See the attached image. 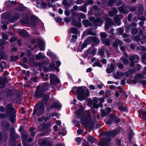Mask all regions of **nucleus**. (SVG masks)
<instances>
[{
	"label": "nucleus",
	"instance_id": "c85d7f7f",
	"mask_svg": "<svg viewBox=\"0 0 146 146\" xmlns=\"http://www.w3.org/2000/svg\"><path fill=\"white\" fill-rule=\"evenodd\" d=\"M49 67L51 68V70L53 71L55 70L57 71H59V68L57 67H56L53 63H51L49 66Z\"/></svg>",
	"mask_w": 146,
	"mask_h": 146
},
{
	"label": "nucleus",
	"instance_id": "dca6fc26",
	"mask_svg": "<svg viewBox=\"0 0 146 146\" xmlns=\"http://www.w3.org/2000/svg\"><path fill=\"white\" fill-rule=\"evenodd\" d=\"M111 110V108L109 107L106 108L104 110H102L101 113V116L104 117L107 115L110 112Z\"/></svg>",
	"mask_w": 146,
	"mask_h": 146
},
{
	"label": "nucleus",
	"instance_id": "412c9836",
	"mask_svg": "<svg viewBox=\"0 0 146 146\" xmlns=\"http://www.w3.org/2000/svg\"><path fill=\"white\" fill-rule=\"evenodd\" d=\"M123 17L122 15L120 14L114 17V21L119 26L120 25L121 23L119 19H122Z\"/></svg>",
	"mask_w": 146,
	"mask_h": 146
},
{
	"label": "nucleus",
	"instance_id": "0e129e2a",
	"mask_svg": "<svg viewBox=\"0 0 146 146\" xmlns=\"http://www.w3.org/2000/svg\"><path fill=\"white\" fill-rule=\"evenodd\" d=\"M123 74H124V76H125L126 77L128 76L130 74V73H129L128 71L126 72L123 73Z\"/></svg>",
	"mask_w": 146,
	"mask_h": 146
},
{
	"label": "nucleus",
	"instance_id": "a211bd4d",
	"mask_svg": "<svg viewBox=\"0 0 146 146\" xmlns=\"http://www.w3.org/2000/svg\"><path fill=\"white\" fill-rule=\"evenodd\" d=\"M97 50L94 48H89L86 52L85 53L86 56H87L88 54H94L96 52Z\"/></svg>",
	"mask_w": 146,
	"mask_h": 146
},
{
	"label": "nucleus",
	"instance_id": "680f3d73",
	"mask_svg": "<svg viewBox=\"0 0 146 146\" xmlns=\"http://www.w3.org/2000/svg\"><path fill=\"white\" fill-rule=\"evenodd\" d=\"M16 10L18 11H23L24 10L23 8L22 7H18L17 9Z\"/></svg>",
	"mask_w": 146,
	"mask_h": 146
},
{
	"label": "nucleus",
	"instance_id": "f704fd0d",
	"mask_svg": "<svg viewBox=\"0 0 146 146\" xmlns=\"http://www.w3.org/2000/svg\"><path fill=\"white\" fill-rule=\"evenodd\" d=\"M77 29L75 27L71 28L69 31V32H71L74 34H76L77 33Z\"/></svg>",
	"mask_w": 146,
	"mask_h": 146
},
{
	"label": "nucleus",
	"instance_id": "20e7f679",
	"mask_svg": "<svg viewBox=\"0 0 146 146\" xmlns=\"http://www.w3.org/2000/svg\"><path fill=\"white\" fill-rule=\"evenodd\" d=\"M49 98V96L45 95L43 97L42 102H39L35 106V109L33 111L34 114H37L39 115L42 114L44 111V104H46Z\"/></svg>",
	"mask_w": 146,
	"mask_h": 146
},
{
	"label": "nucleus",
	"instance_id": "ddd939ff",
	"mask_svg": "<svg viewBox=\"0 0 146 146\" xmlns=\"http://www.w3.org/2000/svg\"><path fill=\"white\" fill-rule=\"evenodd\" d=\"M127 6H125L123 5L121 7H118V9L119 12L123 14H127L129 13V11L127 10Z\"/></svg>",
	"mask_w": 146,
	"mask_h": 146
},
{
	"label": "nucleus",
	"instance_id": "7c9ffc66",
	"mask_svg": "<svg viewBox=\"0 0 146 146\" xmlns=\"http://www.w3.org/2000/svg\"><path fill=\"white\" fill-rule=\"evenodd\" d=\"M101 38L102 41L105 40V38L108 36L106 33L105 32H101L100 33Z\"/></svg>",
	"mask_w": 146,
	"mask_h": 146
},
{
	"label": "nucleus",
	"instance_id": "338daca9",
	"mask_svg": "<svg viewBox=\"0 0 146 146\" xmlns=\"http://www.w3.org/2000/svg\"><path fill=\"white\" fill-rule=\"evenodd\" d=\"M136 67V68L137 70H139L142 68V66L139 64H137Z\"/></svg>",
	"mask_w": 146,
	"mask_h": 146
},
{
	"label": "nucleus",
	"instance_id": "e433bc0d",
	"mask_svg": "<svg viewBox=\"0 0 146 146\" xmlns=\"http://www.w3.org/2000/svg\"><path fill=\"white\" fill-rule=\"evenodd\" d=\"M80 11H81L83 12H86L87 11L86 7L84 6H80L79 7Z\"/></svg>",
	"mask_w": 146,
	"mask_h": 146
},
{
	"label": "nucleus",
	"instance_id": "4468645a",
	"mask_svg": "<svg viewBox=\"0 0 146 146\" xmlns=\"http://www.w3.org/2000/svg\"><path fill=\"white\" fill-rule=\"evenodd\" d=\"M36 3L38 7L42 8H45L47 5L45 2L43 1L40 2V0H36Z\"/></svg>",
	"mask_w": 146,
	"mask_h": 146
},
{
	"label": "nucleus",
	"instance_id": "473e14b6",
	"mask_svg": "<svg viewBox=\"0 0 146 146\" xmlns=\"http://www.w3.org/2000/svg\"><path fill=\"white\" fill-rule=\"evenodd\" d=\"M83 23L86 27L91 25V24L89 22L88 20H84Z\"/></svg>",
	"mask_w": 146,
	"mask_h": 146
},
{
	"label": "nucleus",
	"instance_id": "7ed1b4c3",
	"mask_svg": "<svg viewBox=\"0 0 146 146\" xmlns=\"http://www.w3.org/2000/svg\"><path fill=\"white\" fill-rule=\"evenodd\" d=\"M19 15L18 14H16L13 17L10 18L9 14V13H4L1 14V23L3 28L5 29L7 28V25L8 23L6 21H3V20H5L8 19V21L11 23H12L17 20L19 18Z\"/></svg>",
	"mask_w": 146,
	"mask_h": 146
},
{
	"label": "nucleus",
	"instance_id": "a878e982",
	"mask_svg": "<svg viewBox=\"0 0 146 146\" xmlns=\"http://www.w3.org/2000/svg\"><path fill=\"white\" fill-rule=\"evenodd\" d=\"M88 35H95V33L92 32V30L91 29H87L86 32L84 33L82 35V38H83L85 36V35L86 34Z\"/></svg>",
	"mask_w": 146,
	"mask_h": 146
},
{
	"label": "nucleus",
	"instance_id": "6e6552de",
	"mask_svg": "<svg viewBox=\"0 0 146 146\" xmlns=\"http://www.w3.org/2000/svg\"><path fill=\"white\" fill-rule=\"evenodd\" d=\"M88 112V115L86 117L82 116L81 117V124L85 128L88 126L89 121L91 119V116L90 113H89V111Z\"/></svg>",
	"mask_w": 146,
	"mask_h": 146
},
{
	"label": "nucleus",
	"instance_id": "393cba45",
	"mask_svg": "<svg viewBox=\"0 0 146 146\" xmlns=\"http://www.w3.org/2000/svg\"><path fill=\"white\" fill-rule=\"evenodd\" d=\"M2 126L3 129L7 130L8 129L9 125L8 122L4 121L2 122Z\"/></svg>",
	"mask_w": 146,
	"mask_h": 146
},
{
	"label": "nucleus",
	"instance_id": "37998d69",
	"mask_svg": "<svg viewBox=\"0 0 146 146\" xmlns=\"http://www.w3.org/2000/svg\"><path fill=\"white\" fill-rule=\"evenodd\" d=\"M112 119L116 123H118L119 121V119L116 116H113L112 117Z\"/></svg>",
	"mask_w": 146,
	"mask_h": 146
},
{
	"label": "nucleus",
	"instance_id": "3c124183",
	"mask_svg": "<svg viewBox=\"0 0 146 146\" xmlns=\"http://www.w3.org/2000/svg\"><path fill=\"white\" fill-rule=\"evenodd\" d=\"M72 23L73 24V25H74L76 27H81V24L80 23H75L73 21H72Z\"/></svg>",
	"mask_w": 146,
	"mask_h": 146
},
{
	"label": "nucleus",
	"instance_id": "f8f14e48",
	"mask_svg": "<svg viewBox=\"0 0 146 146\" xmlns=\"http://www.w3.org/2000/svg\"><path fill=\"white\" fill-rule=\"evenodd\" d=\"M105 19L106 22L105 23V27L106 29H108L109 28L110 26L113 25V23L112 20L109 18L106 17Z\"/></svg>",
	"mask_w": 146,
	"mask_h": 146
},
{
	"label": "nucleus",
	"instance_id": "a18cd8bd",
	"mask_svg": "<svg viewBox=\"0 0 146 146\" xmlns=\"http://www.w3.org/2000/svg\"><path fill=\"white\" fill-rule=\"evenodd\" d=\"M1 35L2 36V38L3 39L6 40H7L8 39V36L6 34L4 33H1Z\"/></svg>",
	"mask_w": 146,
	"mask_h": 146
},
{
	"label": "nucleus",
	"instance_id": "2f4dec72",
	"mask_svg": "<svg viewBox=\"0 0 146 146\" xmlns=\"http://www.w3.org/2000/svg\"><path fill=\"white\" fill-rule=\"evenodd\" d=\"M42 53L41 52H40L37 55H36L35 56L37 60L42 59L44 58V56L42 55Z\"/></svg>",
	"mask_w": 146,
	"mask_h": 146
},
{
	"label": "nucleus",
	"instance_id": "6e6d98bb",
	"mask_svg": "<svg viewBox=\"0 0 146 146\" xmlns=\"http://www.w3.org/2000/svg\"><path fill=\"white\" fill-rule=\"evenodd\" d=\"M62 4L66 6L69 7L70 5L68 4L67 0H63L62 2Z\"/></svg>",
	"mask_w": 146,
	"mask_h": 146
},
{
	"label": "nucleus",
	"instance_id": "5701e85b",
	"mask_svg": "<svg viewBox=\"0 0 146 146\" xmlns=\"http://www.w3.org/2000/svg\"><path fill=\"white\" fill-rule=\"evenodd\" d=\"M19 35L21 36H29L28 33L22 29H19L18 31Z\"/></svg>",
	"mask_w": 146,
	"mask_h": 146
},
{
	"label": "nucleus",
	"instance_id": "c756f323",
	"mask_svg": "<svg viewBox=\"0 0 146 146\" xmlns=\"http://www.w3.org/2000/svg\"><path fill=\"white\" fill-rule=\"evenodd\" d=\"M117 11L116 8H113V11H110L109 12V13L111 17H113L115 14L117 13Z\"/></svg>",
	"mask_w": 146,
	"mask_h": 146
},
{
	"label": "nucleus",
	"instance_id": "5fc2aeb1",
	"mask_svg": "<svg viewBox=\"0 0 146 146\" xmlns=\"http://www.w3.org/2000/svg\"><path fill=\"white\" fill-rule=\"evenodd\" d=\"M103 43L107 46L110 45V42L107 40H104L103 41H102Z\"/></svg>",
	"mask_w": 146,
	"mask_h": 146
},
{
	"label": "nucleus",
	"instance_id": "f3484780",
	"mask_svg": "<svg viewBox=\"0 0 146 146\" xmlns=\"http://www.w3.org/2000/svg\"><path fill=\"white\" fill-rule=\"evenodd\" d=\"M87 40L88 41V42H89L91 40H92L97 44H98L100 42V40L97 37L91 36L88 37L87 38Z\"/></svg>",
	"mask_w": 146,
	"mask_h": 146
},
{
	"label": "nucleus",
	"instance_id": "13d9d810",
	"mask_svg": "<svg viewBox=\"0 0 146 146\" xmlns=\"http://www.w3.org/2000/svg\"><path fill=\"white\" fill-rule=\"evenodd\" d=\"M113 71L109 68H108L106 69V72L108 74H110Z\"/></svg>",
	"mask_w": 146,
	"mask_h": 146
},
{
	"label": "nucleus",
	"instance_id": "ea45409f",
	"mask_svg": "<svg viewBox=\"0 0 146 146\" xmlns=\"http://www.w3.org/2000/svg\"><path fill=\"white\" fill-rule=\"evenodd\" d=\"M21 137L22 139L23 143H25V141L27 139V136L25 134H22V136H21Z\"/></svg>",
	"mask_w": 146,
	"mask_h": 146
},
{
	"label": "nucleus",
	"instance_id": "4be33fe9",
	"mask_svg": "<svg viewBox=\"0 0 146 146\" xmlns=\"http://www.w3.org/2000/svg\"><path fill=\"white\" fill-rule=\"evenodd\" d=\"M80 109L76 110V114L77 118L79 117L82 115L84 109V107L82 106H81L80 107Z\"/></svg>",
	"mask_w": 146,
	"mask_h": 146
},
{
	"label": "nucleus",
	"instance_id": "e2e57ef3",
	"mask_svg": "<svg viewBox=\"0 0 146 146\" xmlns=\"http://www.w3.org/2000/svg\"><path fill=\"white\" fill-rule=\"evenodd\" d=\"M16 40V38L15 37H13L10 39V42H13L15 41Z\"/></svg>",
	"mask_w": 146,
	"mask_h": 146
},
{
	"label": "nucleus",
	"instance_id": "de8ad7c7",
	"mask_svg": "<svg viewBox=\"0 0 146 146\" xmlns=\"http://www.w3.org/2000/svg\"><path fill=\"white\" fill-rule=\"evenodd\" d=\"M94 66H98L102 68V65L100 64V62H96L94 63Z\"/></svg>",
	"mask_w": 146,
	"mask_h": 146
},
{
	"label": "nucleus",
	"instance_id": "79ce46f5",
	"mask_svg": "<svg viewBox=\"0 0 146 146\" xmlns=\"http://www.w3.org/2000/svg\"><path fill=\"white\" fill-rule=\"evenodd\" d=\"M47 54L48 56H52L54 58H56V56L55 54L52 52H51L50 51H48L47 52Z\"/></svg>",
	"mask_w": 146,
	"mask_h": 146
},
{
	"label": "nucleus",
	"instance_id": "49530a36",
	"mask_svg": "<svg viewBox=\"0 0 146 146\" xmlns=\"http://www.w3.org/2000/svg\"><path fill=\"white\" fill-rule=\"evenodd\" d=\"M143 7L142 6L140 7L138 9V14L141 15L143 13Z\"/></svg>",
	"mask_w": 146,
	"mask_h": 146
},
{
	"label": "nucleus",
	"instance_id": "cd10ccee",
	"mask_svg": "<svg viewBox=\"0 0 146 146\" xmlns=\"http://www.w3.org/2000/svg\"><path fill=\"white\" fill-rule=\"evenodd\" d=\"M123 73L117 72L114 75V77L116 79H119L121 77L124 76Z\"/></svg>",
	"mask_w": 146,
	"mask_h": 146
},
{
	"label": "nucleus",
	"instance_id": "4c0bfd02",
	"mask_svg": "<svg viewBox=\"0 0 146 146\" xmlns=\"http://www.w3.org/2000/svg\"><path fill=\"white\" fill-rule=\"evenodd\" d=\"M88 139L91 142H94L95 141V139L93 137L89 136L88 137Z\"/></svg>",
	"mask_w": 146,
	"mask_h": 146
},
{
	"label": "nucleus",
	"instance_id": "2eb2a0df",
	"mask_svg": "<svg viewBox=\"0 0 146 146\" xmlns=\"http://www.w3.org/2000/svg\"><path fill=\"white\" fill-rule=\"evenodd\" d=\"M47 141L46 139H40L38 142V144L41 146H52L50 143H48L47 144Z\"/></svg>",
	"mask_w": 146,
	"mask_h": 146
},
{
	"label": "nucleus",
	"instance_id": "4d7b16f0",
	"mask_svg": "<svg viewBox=\"0 0 146 146\" xmlns=\"http://www.w3.org/2000/svg\"><path fill=\"white\" fill-rule=\"evenodd\" d=\"M18 58L17 56H11V60L13 61H15L18 60Z\"/></svg>",
	"mask_w": 146,
	"mask_h": 146
},
{
	"label": "nucleus",
	"instance_id": "8fccbe9b",
	"mask_svg": "<svg viewBox=\"0 0 146 146\" xmlns=\"http://www.w3.org/2000/svg\"><path fill=\"white\" fill-rule=\"evenodd\" d=\"M135 58H136L137 59H139V57L137 55H135L134 56H130V59L131 61H133Z\"/></svg>",
	"mask_w": 146,
	"mask_h": 146
},
{
	"label": "nucleus",
	"instance_id": "b1692460",
	"mask_svg": "<svg viewBox=\"0 0 146 146\" xmlns=\"http://www.w3.org/2000/svg\"><path fill=\"white\" fill-rule=\"evenodd\" d=\"M99 100L100 103H99L98 104L94 105V108L98 109L99 107H102L103 106L102 103L104 102V98H99Z\"/></svg>",
	"mask_w": 146,
	"mask_h": 146
},
{
	"label": "nucleus",
	"instance_id": "58836bf2",
	"mask_svg": "<svg viewBox=\"0 0 146 146\" xmlns=\"http://www.w3.org/2000/svg\"><path fill=\"white\" fill-rule=\"evenodd\" d=\"M121 60L123 61L124 64L127 65L128 64V60L127 59L124 58L123 57H122L121 58Z\"/></svg>",
	"mask_w": 146,
	"mask_h": 146
},
{
	"label": "nucleus",
	"instance_id": "603ef678",
	"mask_svg": "<svg viewBox=\"0 0 146 146\" xmlns=\"http://www.w3.org/2000/svg\"><path fill=\"white\" fill-rule=\"evenodd\" d=\"M114 1V0H110L108 3V6H112Z\"/></svg>",
	"mask_w": 146,
	"mask_h": 146
},
{
	"label": "nucleus",
	"instance_id": "423d86ee",
	"mask_svg": "<svg viewBox=\"0 0 146 146\" xmlns=\"http://www.w3.org/2000/svg\"><path fill=\"white\" fill-rule=\"evenodd\" d=\"M49 86V84L46 83L41 86L37 87L36 88L37 90L35 93V96L38 98H41L44 92L48 90Z\"/></svg>",
	"mask_w": 146,
	"mask_h": 146
},
{
	"label": "nucleus",
	"instance_id": "09e8293b",
	"mask_svg": "<svg viewBox=\"0 0 146 146\" xmlns=\"http://www.w3.org/2000/svg\"><path fill=\"white\" fill-rule=\"evenodd\" d=\"M48 5L51 7H52L54 8L55 7V3L53 1H51V3H49L48 4Z\"/></svg>",
	"mask_w": 146,
	"mask_h": 146
},
{
	"label": "nucleus",
	"instance_id": "bb28decb",
	"mask_svg": "<svg viewBox=\"0 0 146 146\" xmlns=\"http://www.w3.org/2000/svg\"><path fill=\"white\" fill-rule=\"evenodd\" d=\"M61 107V105L59 102L54 103L52 104L51 108H60Z\"/></svg>",
	"mask_w": 146,
	"mask_h": 146
},
{
	"label": "nucleus",
	"instance_id": "9d476101",
	"mask_svg": "<svg viewBox=\"0 0 146 146\" xmlns=\"http://www.w3.org/2000/svg\"><path fill=\"white\" fill-rule=\"evenodd\" d=\"M38 128L39 131L45 132L43 134L40 135L41 136H44V134L47 133L48 132L51 130V129L49 127H47L46 126L44 125L43 124L40 125Z\"/></svg>",
	"mask_w": 146,
	"mask_h": 146
},
{
	"label": "nucleus",
	"instance_id": "9b49d317",
	"mask_svg": "<svg viewBox=\"0 0 146 146\" xmlns=\"http://www.w3.org/2000/svg\"><path fill=\"white\" fill-rule=\"evenodd\" d=\"M36 42L39 44L40 50H44V42L43 39L41 38H38L36 39Z\"/></svg>",
	"mask_w": 146,
	"mask_h": 146
},
{
	"label": "nucleus",
	"instance_id": "f03ea898",
	"mask_svg": "<svg viewBox=\"0 0 146 146\" xmlns=\"http://www.w3.org/2000/svg\"><path fill=\"white\" fill-rule=\"evenodd\" d=\"M119 132L118 129L112 131H108L104 132L103 135L105 137L101 140L100 141V144L102 146H109V142L111 140V137H113L117 135Z\"/></svg>",
	"mask_w": 146,
	"mask_h": 146
},
{
	"label": "nucleus",
	"instance_id": "052dcab7",
	"mask_svg": "<svg viewBox=\"0 0 146 146\" xmlns=\"http://www.w3.org/2000/svg\"><path fill=\"white\" fill-rule=\"evenodd\" d=\"M9 3L10 4H15V1H10L9 0H8L5 3Z\"/></svg>",
	"mask_w": 146,
	"mask_h": 146
},
{
	"label": "nucleus",
	"instance_id": "69168bd1",
	"mask_svg": "<svg viewBox=\"0 0 146 146\" xmlns=\"http://www.w3.org/2000/svg\"><path fill=\"white\" fill-rule=\"evenodd\" d=\"M83 132L82 130L81 129H79L77 130V133L79 135H81Z\"/></svg>",
	"mask_w": 146,
	"mask_h": 146
},
{
	"label": "nucleus",
	"instance_id": "aec40b11",
	"mask_svg": "<svg viewBox=\"0 0 146 146\" xmlns=\"http://www.w3.org/2000/svg\"><path fill=\"white\" fill-rule=\"evenodd\" d=\"M89 19L90 21L95 23H100V24H102L103 23V21L99 18L95 19L94 17H91Z\"/></svg>",
	"mask_w": 146,
	"mask_h": 146
},
{
	"label": "nucleus",
	"instance_id": "bf43d9fd",
	"mask_svg": "<svg viewBox=\"0 0 146 146\" xmlns=\"http://www.w3.org/2000/svg\"><path fill=\"white\" fill-rule=\"evenodd\" d=\"M76 141L77 142V144L79 145L81 141V139L80 137H77L76 138Z\"/></svg>",
	"mask_w": 146,
	"mask_h": 146
},
{
	"label": "nucleus",
	"instance_id": "864d4df0",
	"mask_svg": "<svg viewBox=\"0 0 146 146\" xmlns=\"http://www.w3.org/2000/svg\"><path fill=\"white\" fill-rule=\"evenodd\" d=\"M138 32V30L136 28H134L131 31L132 34H134Z\"/></svg>",
	"mask_w": 146,
	"mask_h": 146
},
{
	"label": "nucleus",
	"instance_id": "6ab92c4d",
	"mask_svg": "<svg viewBox=\"0 0 146 146\" xmlns=\"http://www.w3.org/2000/svg\"><path fill=\"white\" fill-rule=\"evenodd\" d=\"M93 7L94 9V12H96L95 14V15L96 16H97L100 15L101 13H103V11L99 9L97 6H94Z\"/></svg>",
	"mask_w": 146,
	"mask_h": 146
},
{
	"label": "nucleus",
	"instance_id": "0eeeda50",
	"mask_svg": "<svg viewBox=\"0 0 146 146\" xmlns=\"http://www.w3.org/2000/svg\"><path fill=\"white\" fill-rule=\"evenodd\" d=\"M37 22V19L34 17H32L29 19L28 17L26 16L21 21V23L24 25L29 26H35Z\"/></svg>",
	"mask_w": 146,
	"mask_h": 146
},
{
	"label": "nucleus",
	"instance_id": "c03bdc74",
	"mask_svg": "<svg viewBox=\"0 0 146 146\" xmlns=\"http://www.w3.org/2000/svg\"><path fill=\"white\" fill-rule=\"evenodd\" d=\"M143 75L139 74H137L135 76L136 79H141L143 78Z\"/></svg>",
	"mask_w": 146,
	"mask_h": 146
},
{
	"label": "nucleus",
	"instance_id": "1a4fd4ad",
	"mask_svg": "<svg viewBox=\"0 0 146 146\" xmlns=\"http://www.w3.org/2000/svg\"><path fill=\"white\" fill-rule=\"evenodd\" d=\"M50 84L52 86V88L54 89L55 87L53 86L59 83L60 81L58 79L57 77L54 74H50Z\"/></svg>",
	"mask_w": 146,
	"mask_h": 146
},
{
	"label": "nucleus",
	"instance_id": "72a5a7b5",
	"mask_svg": "<svg viewBox=\"0 0 146 146\" xmlns=\"http://www.w3.org/2000/svg\"><path fill=\"white\" fill-rule=\"evenodd\" d=\"M142 62L145 64H146V54H143L141 56Z\"/></svg>",
	"mask_w": 146,
	"mask_h": 146
},
{
	"label": "nucleus",
	"instance_id": "a19ab883",
	"mask_svg": "<svg viewBox=\"0 0 146 146\" xmlns=\"http://www.w3.org/2000/svg\"><path fill=\"white\" fill-rule=\"evenodd\" d=\"M77 38L76 35H74L72 36V38L71 39L70 41L72 42H76Z\"/></svg>",
	"mask_w": 146,
	"mask_h": 146
},
{
	"label": "nucleus",
	"instance_id": "c9c22d12",
	"mask_svg": "<svg viewBox=\"0 0 146 146\" xmlns=\"http://www.w3.org/2000/svg\"><path fill=\"white\" fill-rule=\"evenodd\" d=\"M129 136L130 137H131L133 135L134 133L132 130L131 129H129L127 131Z\"/></svg>",
	"mask_w": 146,
	"mask_h": 146
},
{
	"label": "nucleus",
	"instance_id": "39448f33",
	"mask_svg": "<svg viewBox=\"0 0 146 146\" xmlns=\"http://www.w3.org/2000/svg\"><path fill=\"white\" fill-rule=\"evenodd\" d=\"M6 112L7 115H9L11 122H14L16 120V110L13 107L12 104H9L7 106L6 108Z\"/></svg>",
	"mask_w": 146,
	"mask_h": 146
},
{
	"label": "nucleus",
	"instance_id": "f257e3e1",
	"mask_svg": "<svg viewBox=\"0 0 146 146\" xmlns=\"http://www.w3.org/2000/svg\"><path fill=\"white\" fill-rule=\"evenodd\" d=\"M72 92L74 94H78L77 98L81 101L85 100L89 94L88 90L86 87H75L72 89Z\"/></svg>",
	"mask_w": 146,
	"mask_h": 146
},
{
	"label": "nucleus",
	"instance_id": "774afa93",
	"mask_svg": "<svg viewBox=\"0 0 146 146\" xmlns=\"http://www.w3.org/2000/svg\"><path fill=\"white\" fill-rule=\"evenodd\" d=\"M118 31L120 34H122L123 32V29L122 28H119L118 29Z\"/></svg>",
	"mask_w": 146,
	"mask_h": 146
}]
</instances>
